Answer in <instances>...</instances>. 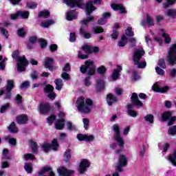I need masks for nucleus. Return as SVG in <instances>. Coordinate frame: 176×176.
<instances>
[{"label": "nucleus", "instance_id": "1", "mask_svg": "<svg viewBox=\"0 0 176 176\" xmlns=\"http://www.w3.org/2000/svg\"><path fill=\"white\" fill-rule=\"evenodd\" d=\"M80 72L88 75V77H86L84 80V84L85 86L89 87V86L91 85L90 76H93V75L96 74V65H94V62L91 60H86L85 65L80 66Z\"/></svg>", "mask_w": 176, "mask_h": 176}, {"label": "nucleus", "instance_id": "2", "mask_svg": "<svg viewBox=\"0 0 176 176\" xmlns=\"http://www.w3.org/2000/svg\"><path fill=\"white\" fill-rule=\"evenodd\" d=\"M93 105V100L90 98H87L85 100L83 96H80L76 100V107L79 112L81 113H90L91 107Z\"/></svg>", "mask_w": 176, "mask_h": 176}, {"label": "nucleus", "instance_id": "3", "mask_svg": "<svg viewBox=\"0 0 176 176\" xmlns=\"http://www.w3.org/2000/svg\"><path fill=\"white\" fill-rule=\"evenodd\" d=\"M94 5H100L101 3V0H94V2L91 1H89L87 3L86 6H85V13L87 14V19H84L81 21V24L82 25H86L89 21H93L94 17L90 14L94 12V10L96 8L93 6Z\"/></svg>", "mask_w": 176, "mask_h": 176}, {"label": "nucleus", "instance_id": "4", "mask_svg": "<svg viewBox=\"0 0 176 176\" xmlns=\"http://www.w3.org/2000/svg\"><path fill=\"white\" fill-rule=\"evenodd\" d=\"M20 52L19 50L14 51L12 52V57L17 60L18 63H16L17 69L19 72H23L25 71V67L28 65V60L25 58V56H19Z\"/></svg>", "mask_w": 176, "mask_h": 176}, {"label": "nucleus", "instance_id": "5", "mask_svg": "<svg viewBox=\"0 0 176 176\" xmlns=\"http://www.w3.org/2000/svg\"><path fill=\"white\" fill-rule=\"evenodd\" d=\"M144 54L145 51H144V49L141 48L135 50L133 54V60L135 65H138V68H145V67H146V62L145 60L140 62V60H141V58Z\"/></svg>", "mask_w": 176, "mask_h": 176}, {"label": "nucleus", "instance_id": "6", "mask_svg": "<svg viewBox=\"0 0 176 176\" xmlns=\"http://www.w3.org/2000/svg\"><path fill=\"white\" fill-rule=\"evenodd\" d=\"M111 129L114 132V138L118 143L119 147L123 149L124 147V140H123V138L120 136V126L117 124H114L111 126Z\"/></svg>", "mask_w": 176, "mask_h": 176}, {"label": "nucleus", "instance_id": "7", "mask_svg": "<svg viewBox=\"0 0 176 176\" xmlns=\"http://www.w3.org/2000/svg\"><path fill=\"white\" fill-rule=\"evenodd\" d=\"M166 60L170 65H175L176 64V45L170 46L168 50Z\"/></svg>", "mask_w": 176, "mask_h": 176}, {"label": "nucleus", "instance_id": "8", "mask_svg": "<svg viewBox=\"0 0 176 176\" xmlns=\"http://www.w3.org/2000/svg\"><path fill=\"white\" fill-rule=\"evenodd\" d=\"M127 166V157L124 155H120L118 157V162L116 165V168L118 171L121 173L123 171L122 167H126Z\"/></svg>", "mask_w": 176, "mask_h": 176}, {"label": "nucleus", "instance_id": "9", "mask_svg": "<svg viewBox=\"0 0 176 176\" xmlns=\"http://www.w3.org/2000/svg\"><path fill=\"white\" fill-rule=\"evenodd\" d=\"M58 148V142L56 139H54L52 142V145L49 143H44L43 144V150L44 152L47 153L50 151V149H53V151H57V148Z\"/></svg>", "mask_w": 176, "mask_h": 176}, {"label": "nucleus", "instance_id": "10", "mask_svg": "<svg viewBox=\"0 0 176 176\" xmlns=\"http://www.w3.org/2000/svg\"><path fill=\"white\" fill-rule=\"evenodd\" d=\"M63 3L67 4V6L70 8H75V6H78L81 9L83 8V2L82 0H63Z\"/></svg>", "mask_w": 176, "mask_h": 176}, {"label": "nucleus", "instance_id": "11", "mask_svg": "<svg viewBox=\"0 0 176 176\" xmlns=\"http://www.w3.org/2000/svg\"><path fill=\"white\" fill-rule=\"evenodd\" d=\"M162 122H166V120H168V126H171L175 122L176 117L171 116V112L166 111L162 116Z\"/></svg>", "mask_w": 176, "mask_h": 176}, {"label": "nucleus", "instance_id": "12", "mask_svg": "<svg viewBox=\"0 0 176 176\" xmlns=\"http://www.w3.org/2000/svg\"><path fill=\"white\" fill-rule=\"evenodd\" d=\"M54 63V59H53V58L47 57L44 59L43 64L49 71L53 72L56 69V67L53 66Z\"/></svg>", "mask_w": 176, "mask_h": 176}, {"label": "nucleus", "instance_id": "13", "mask_svg": "<svg viewBox=\"0 0 176 176\" xmlns=\"http://www.w3.org/2000/svg\"><path fill=\"white\" fill-rule=\"evenodd\" d=\"M64 116H65V113L63 112H60L58 114L59 120L55 124V128L56 130H63L64 129L65 120Z\"/></svg>", "mask_w": 176, "mask_h": 176}, {"label": "nucleus", "instance_id": "14", "mask_svg": "<svg viewBox=\"0 0 176 176\" xmlns=\"http://www.w3.org/2000/svg\"><path fill=\"white\" fill-rule=\"evenodd\" d=\"M89 167H90V162L86 159L82 160L80 162L78 171L80 174H83Z\"/></svg>", "mask_w": 176, "mask_h": 176}, {"label": "nucleus", "instance_id": "15", "mask_svg": "<svg viewBox=\"0 0 176 176\" xmlns=\"http://www.w3.org/2000/svg\"><path fill=\"white\" fill-rule=\"evenodd\" d=\"M82 50H83L85 53L90 54L91 53H98L100 48H98V47H91L90 45H85L82 47Z\"/></svg>", "mask_w": 176, "mask_h": 176}, {"label": "nucleus", "instance_id": "16", "mask_svg": "<svg viewBox=\"0 0 176 176\" xmlns=\"http://www.w3.org/2000/svg\"><path fill=\"white\" fill-rule=\"evenodd\" d=\"M58 173L60 176H71L74 175V170H68L65 167H62L58 169Z\"/></svg>", "mask_w": 176, "mask_h": 176}, {"label": "nucleus", "instance_id": "17", "mask_svg": "<svg viewBox=\"0 0 176 176\" xmlns=\"http://www.w3.org/2000/svg\"><path fill=\"white\" fill-rule=\"evenodd\" d=\"M122 66L117 65V69H115L113 72V74L111 75V79L112 80H118V78L120 76V72H122Z\"/></svg>", "mask_w": 176, "mask_h": 176}, {"label": "nucleus", "instance_id": "18", "mask_svg": "<svg viewBox=\"0 0 176 176\" xmlns=\"http://www.w3.org/2000/svg\"><path fill=\"white\" fill-rule=\"evenodd\" d=\"M146 24H148V25H150L151 27L155 25V22H153V19L149 15H147L146 19H143L140 23V25H142V27H145Z\"/></svg>", "mask_w": 176, "mask_h": 176}, {"label": "nucleus", "instance_id": "19", "mask_svg": "<svg viewBox=\"0 0 176 176\" xmlns=\"http://www.w3.org/2000/svg\"><path fill=\"white\" fill-rule=\"evenodd\" d=\"M109 17H111L110 12L104 13L102 18L98 19V24H99V25H104V24H107V19H109Z\"/></svg>", "mask_w": 176, "mask_h": 176}, {"label": "nucleus", "instance_id": "20", "mask_svg": "<svg viewBox=\"0 0 176 176\" xmlns=\"http://www.w3.org/2000/svg\"><path fill=\"white\" fill-rule=\"evenodd\" d=\"M27 122H28V116L27 115H20L16 117L18 124H25Z\"/></svg>", "mask_w": 176, "mask_h": 176}, {"label": "nucleus", "instance_id": "21", "mask_svg": "<svg viewBox=\"0 0 176 176\" xmlns=\"http://www.w3.org/2000/svg\"><path fill=\"white\" fill-rule=\"evenodd\" d=\"M152 89L154 91H156L157 93H166V91L168 90V87H160V86L158 85L157 83H156L153 86Z\"/></svg>", "mask_w": 176, "mask_h": 176}, {"label": "nucleus", "instance_id": "22", "mask_svg": "<svg viewBox=\"0 0 176 176\" xmlns=\"http://www.w3.org/2000/svg\"><path fill=\"white\" fill-rule=\"evenodd\" d=\"M134 105L133 104H129L127 106V114L131 116V118H137V111L133 110Z\"/></svg>", "mask_w": 176, "mask_h": 176}, {"label": "nucleus", "instance_id": "23", "mask_svg": "<svg viewBox=\"0 0 176 176\" xmlns=\"http://www.w3.org/2000/svg\"><path fill=\"white\" fill-rule=\"evenodd\" d=\"M111 9H113V10H120V12L122 14L126 13V8H124V7H123V5H122V4L113 3L111 5Z\"/></svg>", "mask_w": 176, "mask_h": 176}, {"label": "nucleus", "instance_id": "24", "mask_svg": "<svg viewBox=\"0 0 176 176\" xmlns=\"http://www.w3.org/2000/svg\"><path fill=\"white\" fill-rule=\"evenodd\" d=\"M96 87V91L98 92L102 91V90L105 89V82H104V80H100V79L97 80Z\"/></svg>", "mask_w": 176, "mask_h": 176}, {"label": "nucleus", "instance_id": "25", "mask_svg": "<svg viewBox=\"0 0 176 176\" xmlns=\"http://www.w3.org/2000/svg\"><path fill=\"white\" fill-rule=\"evenodd\" d=\"M131 101L132 104H135V105H138V107H142L143 105L142 102L140 101L138 99V95H137L135 93L132 94Z\"/></svg>", "mask_w": 176, "mask_h": 176}, {"label": "nucleus", "instance_id": "26", "mask_svg": "<svg viewBox=\"0 0 176 176\" xmlns=\"http://www.w3.org/2000/svg\"><path fill=\"white\" fill-rule=\"evenodd\" d=\"M107 101L108 105H113V104H115V102L118 101V98H116L115 95H113L112 94H109L107 95Z\"/></svg>", "mask_w": 176, "mask_h": 176}, {"label": "nucleus", "instance_id": "27", "mask_svg": "<svg viewBox=\"0 0 176 176\" xmlns=\"http://www.w3.org/2000/svg\"><path fill=\"white\" fill-rule=\"evenodd\" d=\"M38 109L40 112H41V113H46L47 112H49V109H50V106L49 103L40 104Z\"/></svg>", "mask_w": 176, "mask_h": 176}, {"label": "nucleus", "instance_id": "28", "mask_svg": "<svg viewBox=\"0 0 176 176\" xmlns=\"http://www.w3.org/2000/svg\"><path fill=\"white\" fill-rule=\"evenodd\" d=\"M55 21L53 19L47 20L43 22H41V26L43 27V28H49V27H50V25H53Z\"/></svg>", "mask_w": 176, "mask_h": 176}, {"label": "nucleus", "instance_id": "29", "mask_svg": "<svg viewBox=\"0 0 176 176\" xmlns=\"http://www.w3.org/2000/svg\"><path fill=\"white\" fill-rule=\"evenodd\" d=\"M54 83L56 85L55 89L58 91L61 90L63 89V86H64L61 78L56 79L54 80Z\"/></svg>", "mask_w": 176, "mask_h": 176}, {"label": "nucleus", "instance_id": "30", "mask_svg": "<svg viewBox=\"0 0 176 176\" xmlns=\"http://www.w3.org/2000/svg\"><path fill=\"white\" fill-rule=\"evenodd\" d=\"M50 171H53L52 170L51 167L45 166L44 168H43L41 170L38 171V174L39 176H42V175H45V174H46L47 173H49V174H50Z\"/></svg>", "mask_w": 176, "mask_h": 176}, {"label": "nucleus", "instance_id": "31", "mask_svg": "<svg viewBox=\"0 0 176 176\" xmlns=\"http://www.w3.org/2000/svg\"><path fill=\"white\" fill-rule=\"evenodd\" d=\"M127 45V37L126 36H122L120 41L118 43V46L119 47H124Z\"/></svg>", "mask_w": 176, "mask_h": 176}, {"label": "nucleus", "instance_id": "32", "mask_svg": "<svg viewBox=\"0 0 176 176\" xmlns=\"http://www.w3.org/2000/svg\"><path fill=\"white\" fill-rule=\"evenodd\" d=\"M66 19L68 21H72V20L76 19V14H75L74 11H68L66 13Z\"/></svg>", "mask_w": 176, "mask_h": 176}, {"label": "nucleus", "instance_id": "33", "mask_svg": "<svg viewBox=\"0 0 176 176\" xmlns=\"http://www.w3.org/2000/svg\"><path fill=\"white\" fill-rule=\"evenodd\" d=\"M14 81L13 80H8L6 85V90L7 91H12L13 90Z\"/></svg>", "mask_w": 176, "mask_h": 176}, {"label": "nucleus", "instance_id": "34", "mask_svg": "<svg viewBox=\"0 0 176 176\" xmlns=\"http://www.w3.org/2000/svg\"><path fill=\"white\" fill-rule=\"evenodd\" d=\"M168 160H169V162L176 167V149L173 151V155L168 156Z\"/></svg>", "mask_w": 176, "mask_h": 176}, {"label": "nucleus", "instance_id": "35", "mask_svg": "<svg viewBox=\"0 0 176 176\" xmlns=\"http://www.w3.org/2000/svg\"><path fill=\"white\" fill-rule=\"evenodd\" d=\"M80 34L81 35H83L84 38H85V39H90V38H91V34L89 32H86V30H85V28L83 27L80 28Z\"/></svg>", "mask_w": 176, "mask_h": 176}, {"label": "nucleus", "instance_id": "36", "mask_svg": "<svg viewBox=\"0 0 176 176\" xmlns=\"http://www.w3.org/2000/svg\"><path fill=\"white\" fill-rule=\"evenodd\" d=\"M17 14L21 17V19H28L30 17V12L28 11H17Z\"/></svg>", "mask_w": 176, "mask_h": 176}, {"label": "nucleus", "instance_id": "37", "mask_svg": "<svg viewBox=\"0 0 176 176\" xmlns=\"http://www.w3.org/2000/svg\"><path fill=\"white\" fill-rule=\"evenodd\" d=\"M166 16L168 17H175L176 16V10L168 9L165 11Z\"/></svg>", "mask_w": 176, "mask_h": 176}, {"label": "nucleus", "instance_id": "38", "mask_svg": "<svg viewBox=\"0 0 176 176\" xmlns=\"http://www.w3.org/2000/svg\"><path fill=\"white\" fill-rule=\"evenodd\" d=\"M50 16V12L47 10H43L38 13V17H43V19H48Z\"/></svg>", "mask_w": 176, "mask_h": 176}, {"label": "nucleus", "instance_id": "39", "mask_svg": "<svg viewBox=\"0 0 176 176\" xmlns=\"http://www.w3.org/2000/svg\"><path fill=\"white\" fill-rule=\"evenodd\" d=\"M36 43V36H32L29 38L28 45H27V48L28 49H31V45H34V43Z\"/></svg>", "mask_w": 176, "mask_h": 176}, {"label": "nucleus", "instance_id": "40", "mask_svg": "<svg viewBox=\"0 0 176 176\" xmlns=\"http://www.w3.org/2000/svg\"><path fill=\"white\" fill-rule=\"evenodd\" d=\"M23 160H34L35 156L31 153H25L23 155Z\"/></svg>", "mask_w": 176, "mask_h": 176}, {"label": "nucleus", "instance_id": "41", "mask_svg": "<svg viewBox=\"0 0 176 176\" xmlns=\"http://www.w3.org/2000/svg\"><path fill=\"white\" fill-rule=\"evenodd\" d=\"M8 130L10 131V133H17L19 131V129L16 127V123L12 122L9 126Z\"/></svg>", "mask_w": 176, "mask_h": 176}, {"label": "nucleus", "instance_id": "42", "mask_svg": "<svg viewBox=\"0 0 176 176\" xmlns=\"http://www.w3.org/2000/svg\"><path fill=\"white\" fill-rule=\"evenodd\" d=\"M54 90V87L51 85H47L44 87V93L46 94H49V93H52Z\"/></svg>", "mask_w": 176, "mask_h": 176}, {"label": "nucleus", "instance_id": "43", "mask_svg": "<svg viewBox=\"0 0 176 176\" xmlns=\"http://www.w3.org/2000/svg\"><path fill=\"white\" fill-rule=\"evenodd\" d=\"M30 145L32 147V151L34 153H38V144L36 142H31Z\"/></svg>", "mask_w": 176, "mask_h": 176}, {"label": "nucleus", "instance_id": "44", "mask_svg": "<svg viewBox=\"0 0 176 176\" xmlns=\"http://www.w3.org/2000/svg\"><path fill=\"white\" fill-rule=\"evenodd\" d=\"M63 158L65 162H68L71 159V150L68 149L64 153Z\"/></svg>", "mask_w": 176, "mask_h": 176}, {"label": "nucleus", "instance_id": "45", "mask_svg": "<svg viewBox=\"0 0 176 176\" xmlns=\"http://www.w3.org/2000/svg\"><path fill=\"white\" fill-rule=\"evenodd\" d=\"M153 119H154V117H153V115L152 114H148L144 116V120H146V122H148L150 124L153 123Z\"/></svg>", "mask_w": 176, "mask_h": 176}, {"label": "nucleus", "instance_id": "46", "mask_svg": "<svg viewBox=\"0 0 176 176\" xmlns=\"http://www.w3.org/2000/svg\"><path fill=\"white\" fill-rule=\"evenodd\" d=\"M162 36L164 38L165 43H170V42H171V38H170V35H168V34L163 33Z\"/></svg>", "mask_w": 176, "mask_h": 176}, {"label": "nucleus", "instance_id": "47", "mask_svg": "<svg viewBox=\"0 0 176 176\" xmlns=\"http://www.w3.org/2000/svg\"><path fill=\"white\" fill-rule=\"evenodd\" d=\"M9 107H10V104L9 103H6V104H3L1 106L0 109V112L1 113H5L8 109H9Z\"/></svg>", "mask_w": 176, "mask_h": 176}, {"label": "nucleus", "instance_id": "48", "mask_svg": "<svg viewBox=\"0 0 176 176\" xmlns=\"http://www.w3.org/2000/svg\"><path fill=\"white\" fill-rule=\"evenodd\" d=\"M168 133L169 135H175L176 134V126H173L168 130Z\"/></svg>", "mask_w": 176, "mask_h": 176}, {"label": "nucleus", "instance_id": "49", "mask_svg": "<svg viewBox=\"0 0 176 176\" xmlns=\"http://www.w3.org/2000/svg\"><path fill=\"white\" fill-rule=\"evenodd\" d=\"M24 168L27 173H32V164H25Z\"/></svg>", "mask_w": 176, "mask_h": 176}, {"label": "nucleus", "instance_id": "50", "mask_svg": "<svg viewBox=\"0 0 176 176\" xmlns=\"http://www.w3.org/2000/svg\"><path fill=\"white\" fill-rule=\"evenodd\" d=\"M92 31L94 34H101L102 32H104V29L101 27H94L93 28Z\"/></svg>", "mask_w": 176, "mask_h": 176}, {"label": "nucleus", "instance_id": "51", "mask_svg": "<svg viewBox=\"0 0 176 176\" xmlns=\"http://www.w3.org/2000/svg\"><path fill=\"white\" fill-rule=\"evenodd\" d=\"M126 35L127 36H134V32H133V28L131 27L127 28L126 32H125Z\"/></svg>", "mask_w": 176, "mask_h": 176}, {"label": "nucleus", "instance_id": "52", "mask_svg": "<svg viewBox=\"0 0 176 176\" xmlns=\"http://www.w3.org/2000/svg\"><path fill=\"white\" fill-rule=\"evenodd\" d=\"M0 32H1L2 35H3L5 38H9V34L8 32V30L1 26H0Z\"/></svg>", "mask_w": 176, "mask_h": 176}, {"label": "nucleus", "instance_id": "53", "mask_svg": "<svg viewBox=\"0 0 176 176\" xmlns=\"http://www.w3.org/2000/svg\"><path fill=\"white\" fill-rule=\"evenodd\" d=\"M12 98V91H4V100H10Z\"/></svg>", "mask_w": 176, "mask_h": 176}, {"label": "nucleus", "instance_id": "54", "mask_svg": "<svg viewBox=\"0 0 176 176\" xmlns=\"http://www.w3.org/2000/svg\"><path fill=\"white\" fill-rule=\"evenodd\" d=\"M129 46L130 47H134L137 43V39L134 37L129 38Z\"/></svg>", "mask_w": 176, "mask_h": 176}, {"label": "nucleus", "instance_id": "55", "mask_svg": "<svg viewBox=\"0 0 176 176\" xmlns=\"http://www.w3.org/2000/svg\"><path fill=\"white\" fill-rule=\"evenodd\" d=\"M98 73L100 74V75H104L105 72H107V68L104 66H101L97 69Z\"/></svg>", "mask_w": 176, "mask_h": 176}, {"label": "nucleus", "instance_id": "56", "mask_svg": "<svg viewBox=\"0 0 176 176\" xmlns=\"http://www.w3.org/2000/svg\"><path fill=\"white\" fill-rule=\"evenodd\" d=\"M27 6L29 9H36V8H38V3L36 2L28 3Z\"/></svg>", "mask_w": 176, "mask_h": 176}, {"label": "nucleus", "instance_id": "57", "mask_svg": "<svg viewBox=\"0 0 176 176\" xmlns=\"http://www.w3.org/2000/svg\"><path fill=\"white\" fill-rule=\"evenodd\" d=\"M146 150V146H145V145H143L140 151V157L141 158H142V157H144V156H145V151Z\"/></svg>", "mask_w": 176, "mask_h": 176}, {"label": "nucleus", "instance_id": "58", "mask_svg": "<svg viewBox=\"0 0 176 176\" xmlns=\"http://www.w3.org/2000/svg\"><path fill=\"white\" fill-rule=\"evenodd\" d=\"M63 71V72H69V71H71V65H69V63H66L64 65Z\"/></svg>", "mask_w": 176, "mask_h": 176}, {"label": "nucleus", "instance_id": "59", "mask_svg": "<svg viewBox=\"0 0 176 176\" xmlns=\"http://www.w3.org/2000/svg\"><path fill=\"white\" fill-rule=\"evenodd\" d=\"M76 41V34L75 32L70 33L69 42H75Z\"/></svg>", "mask_w": 176, "mask_h": 176}, {"label": "nucleus", "instance_id": "60", "mask_svg": "<svg viewBox=\"0 0 176 176\" xmlns=\"http://www.w3.org/2000/svg\"><path fill=\"white\" fill-rule=\"evenodd\" d=\"M56 116H54V115H52V116H51L50 118H48L47 119V123L49 124H53V122H54V120H56Z\"/></svg>", "mask_w": 176, "mask_h": 176}, {"label": "nucleus", "instance_id": "61", "mask_svg": "<svg viewBox=\"0 0 176 176\" xmlns=\"http://www.w3.org/2000/svg\"><path fill=\"white\" fill-rule=\"evenodd\" d=\"M30 77H31L32 80H36V79H38V78H39V76H38V72H36L35 71L32 72Z\"/></svg>", "mask_w": 176, "mask_h": 176}, {"label": "nucleus", "instance_id": "62", "mask_svg": "<svg viewBox=\"0 0 176 176\" xmlns=\"http://www.w3.org/2000/svg\"><path fill=\"white\" fill-rule=\"evenodd\" d=\"M6 140H8L9 144L10 145H16V141L15 138H9V136L6 137Z\"/></svg>", "mask_w": 176, "mask_h": 176}, {"label": "nucleus", "instance_id": "63", "mask_svg": "<svg viewBox=\"0 0 176 176\" xmlns=\"http://www.w3.org/2000/svg\"><path fill=\"white\" fill-rule=\"evenodd\" d=\"M61 78L64 79V80H69L70 77H69V74H68L67 72H63L61 74Z\"/></svg>", "mask_w": 176, "mask_h": 176}, {"label": "nucleus", "instance_id": "64", "mask_svg": "<svg viewBox=\"0 0 176 176\" xmlns=\"http://www.w3.org/2000/svg\"><path fill=\"white\" fill-rule=\"evenodd\" d=\"M67 129L70 131H72V130H75V125H74V124H72V122H67Z\"/></svg>", "mask_w": 176, "mask_h": 176}]
</instances>
